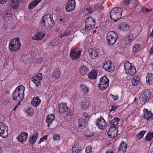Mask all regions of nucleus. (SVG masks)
Returning <instances> with one entry per match:
<instances>
[{"label": "nucleus", "mask_w": 153, "mask_h": 153, "mask_svg": "<svg viewBox=\"0 0 153 153\" xmlns=\"http://www.w3.org/2000/svg\"><path fill=\"white\" fill-rule=\"evenodd\" d=\"M153 138V132H152L149 133L146 137V140L147 141H150Z\"/></svg>", "instance_id": "41"}, {"label": "nucleus", "mask_w": 153, "mask_h": 153, "mask_svg": "<svg viewBox=\"0 0 153 153\" xmlns=\"http://www.w3.org/2000/svg\"><path fill=\"white\" fill-rule=\"evenodd\" d=\"M144 113V118L147 120L149 121L153 120V114L151 111H149L148 109L144 108L143 110Z\"/></svg>", "instance_id": "15"}, {"label": "nucleus", "mask_w": 153, "mask_h": 153, "mask_svg": "<svg viewBox=\"0 0 153 153\" xmlns=\"http://www.w3.org/2000/svg\"><path fill=\"white\" fill-rule=\"evenodd\" d=\"M152 70H153V66L152 67Z\"/></svg>", "instance_id": "64"}, {"label": "nucleus", "mask_w": 153, "mask_h": 153, "mask_svg": "<svg viewBox=\"0 0 153 153\" xmlns=\"http://www.w3.org/2000/svg\"><path fill=\"white\" fill-rule=\"evenodd\" d=\"M118 127H111L108 129L107 134L108 136L111 138L116 137L118 134Z\"/></svg>", "instance_id": "13"}, {"label": "nucleus", "mask_w": 153, "mask_h": 153, "mask_svg": "<svg viewBox=\"0 0 153 153\" xmlns=\"http://www.w3.org/2000/svg\"><path fill=\"white\" fill-rule=\"evenodd\" d=\"M122 9L120 8L115 7L111 10L110 13L111 19L115 22L117 21L122 17Z\"/></svg>", "instance_id": "3"}, {"label": "nucleus", "mask_w": 153, "mask_h": 153, "mask_svg": "<svg viewBox=\"0 0 153 153\" xmlns=\"http://www.w3.org/2000/svg\"><path fill=\"white\" fill-rule=\"evenodd\" d=\"M133 38V35L132 34H130L125 39V42L126 44H129L131 42Z\"/></svg>", "instance_id": "42"}, {"label": "nucleus", "mask_w": 153, "mask_h": 153, "mask_svg": "<svg viewBox=\"0 0 153 153\" xmlns=\"http://www.w3.org/2000/svg\"><path fill=\"white\" fill-rule=\"evenodd\" d=\"M53 139L54 140H60V135L58 134H54Z\"/></svg>", "instance_id": "49"}, {"label": "nucleus", "mask_w": 153, "mask_h": 153, "mask_svg": "<svg viewBox=\"0 0 153 153\" xmlns=\"http://www.w3.org/2000/svg\"><path fill=\"white\" fill-rule=\"evenodd\" d=\"M21 46V44L18 38H14L10 41L9 48L11 51L16 52L19 51Z\"/></svg>", "instance_id": "4"}, {"label": "nucleus", "mask_w": 153, "mask_h": 153, "mask_svg": "<svg viewBox=\"0 0 153 153\" xmlns=\"http://www.w3.org/2000/svg\"><path fill=\"white\" fill-rule=\"evenodd\" d=\"M90 117L88 113L86 112L83 113L82 117L78 120V125L79 127H81L87 125Z\"/></svg>", "instance_id": "7"}, {"label": "nucleus", "mask_w": 153, "mask_h": 153, "mask_svg": "<svg viewBox=\"0 0 153 153\" xmlns=\"http://www.w3.org/2000/svg\"><path fill=\"white\" fill-rule=\"evenodd\" d=\"M45 33L42 32L38 33L34 36L32 37L33 39L39 40L42 39L45 36Z\"/></svg>", "instance_id": "26"}, {"label": "nucleus", "mask_w": 153, "mask_h": 153, "mask_svg": "<svg viewBox=\"0 0 153 153\" xmlns=\"http://www.w3.org/2000/svg\"><path fill=\"white\" fill-rule=\"evenodd\" d=\"M88 52L90 57L92 59H96L98 57L99 53L98 51L96 49H93L91 48L89 49Z\"/></svg>", "instance_id": "18"}, {"label": "nucleus", "mask_w": 153, "mask_h": 153, "mask_svg": "<svg viewBox=\"0 0 153 153\" xmlns=\"http://www.w3.org/2000/svg\"><path fill=\"white\" fill-rule=\"evenodd\" d=\"M71 34L70 30H68L62 33H61L59 36V37L62 38L65 36L67 37Z\"/></svg>", "instance_id": "39"}, {"label": "nucleus", "mask_w": 153, "mask_h": 153, "mask_svg": "<svg viewBox=\"0 0 153 153\" xmlns=\"http://www.w3.org/2000/svg\"><path fill=\"white\" fill-rule=\"evenodd\" d=\"M117 38V34L114 31L109 32L107 34L106 40L108 44L109 45H113L114 44Z\"/></svg>", "instance_id": "5"}, {"label": "nucleus", "mask_w": 153, "mask_h": 153, "mask_svg": "<svg viewBox=\"0 0 153 153\" xmlns=\"http://www.w3.org/2000/svg\"><path fill=\"white\" fill-rule=\"evenodd\" d=\"M94 133H91L90 134L87 135L88 137H91L94 136Z\"/></svg>", "instance_id": "57"}, {"label": "nucleus", "mask_w": 153, "mask_h": 153, "mask_svg": "<svg viewBox=\"0 0 153 153\" xmlns=\"http://www.w3.org/2000/svg\"><path fill=\"white\" fill-rule=\"evenodd\" d=\"M110 95L112 97L114 101L117 100L118 99L119 97L118 96H115L112 94H110Z\"/></svg>", "instance_id": "52"}, {"label": "nucleus", "mask_w": 153, "mask_h": 153, "mask_svg": "<svg viewBox=\"0 0 153 153\" xmlns=\"http://www.w3.org/2000/svg\"><path fill=\"white\" fill-rule=\"evenodd\" d=\"M55 118V116L52 114L48 115L47 116L46 122L48 123V127H50L52 122L54 120Z\"/></svg>", "instance_id": "24"}, {"label": "nucleus", "mask_w": 153, "mask_h": 153, "mask_svg": "<svg viewBox=\"0 0 153 153\" xmlns=\"http://www.w3.org/2000/svg\"><path fill=\"white\" fill-rule=\"evenodd\" d=\"M112 65L111 61H108L105 63L102 68L106 71L111 72L114 71V68L112 67Z\"/></svg>", "instance_id": "17"}, {"label": "nucleus", "mask_w": 153, "mask_h": 153, "mask_svg": "<svg viewBox=\"0 0 153 153\" xmlns=\"http://www.w3.org/2000/svg\"><path fill=\"white\" fill-rule=\"evenodd\" d=\"M92 149L91 146H87L85 148L86 153H92Z\"/></svg>", "instance_id": "47"}, {"label": "nucleus", "mask_w": 153, "mask_h": 153, "mask_svg": "<svg viewBox=\"0 0 153 153\" xmlns=\"http://www.w3.org/2000/svg\"><path fill=\"white\" fill-rule=\"evenodd\" d=\"M48 137V135H45L44 137H42L39 141V143L40 144L42 142H43L45 140H47Z\"/></svg>", "instance_id": "50"}, {"label": "nucleus", "mask_w": 153, "mask_h": 153, "mask_svg": "<svg viewBox=\"0 0 153 153\" xmlns=\"http://www.w3.org/2000/svg\"><path fill=\"white\" fill-rule=\"evenodd\" d=\"M150 153H153V150H151Z\"/></svg>", "instance_id": "62"}, {"label": "nucleus", "mask_w": 153, "mask_h": 153, "mask_svg": "<svg viewBox=\"0 0 153 153\" xmlns=\"http://www.w3.org/2000/svg\"><path fill=\"white\" fill-rule=\"evenodd\" d=\"M133 1V0H124L122 2L123 5H128L129 4H131Z\"/></svg>", "instance_id": "46"}, {"label": "nucleus", "mask_w": 153, "mask_h": 153, "mask_svg": "<svg viewBox=\"0 0 153 153\" xmlns=\"http://www.w3.org/2000/svg\"><path fill=\"white\" fill-rule=\"evenodd\" d=\"M85 10L87 13H91L93 11V9L91 7H88L86 8Z\"/></svg>", "instance_id": "48"}, {"label": "nucleus", "mask_w": 153, "mask_h": 153, "mask_svg": "<svg viewBox=\"0 0 153 153\" xmlns=\"http://www.w3.org/2000/svg\"><path fill=\"white\" fill-rule=\"evenodd\" d=\"M147 83L149 85L152 84L153 82V74L149 73L146 76Z\"/></svg>", "instance_id": "33"}, {"label": "nucleus", "mask_w": 153, "mask_h": 153, "mask_svg": "<svg viewBox=\"0 0 153 153\" xmlns=\"http://www.w3.org/2000/svg\"><path fill=\"white\" fill-rule=\"evenodd\" d=\"M80 74L83 75L87 74L89 71V69L85 66H81L79 69Z\"/></svg>", "instance_id": "36"}, {"label": "nucleus", "mask_w": 153, "mask_h": 153, "mask_svg": "<svg viewBox=\"0 0 153 153\" xmlns=\"http://www.w3.org/2000/svg\"><path fill=\"white\" fill-rule=\"evenodd\" d=\"M42 78V74L41 73L39 74L38 75L34 77H32L31 80L33 82L36 84L37 87H38L41 83V80Z\"/></svg>", "instance_id": "16"}, {"label": "nucleus", "mask_w": 153, "mask_h": 153, "mask_svg": "<svg viewBox=\"0 0 153 153\" xmlns=\"http://www.w3.org/2000/svg\"><path fill=\"white\" fill-rule=\"evenodd\" d=\"M28 136L27 133L23 132L19 134L17 138L18 140L22 143L27 140Z\"/></svg>", "instance_id": "21"}, {"label": "nucleus", "mask_w": 153, "mask_h": 153, "mask_svg": "<svg viewBox=\"0 0 153 153\" xmlns=\"http://www.w3.org/2000/svg\"><path fill=\"white\" fill-rule=\"evenodd\" d=\"M95 21L91 16L87 18L85 22V29L87 30H91L94 28Z\"/></svg>", "instance_id": "8"}, {"label": "nucleus", "mask_w": 153, "mask_h": 153, "mask_svg": "<svg viewBox=\"0 0 153 153\" xmlns=\"http://www.w3.org/2000/svg\"><path fill=\"white\" fill-rule=\"evenodd\" d=\"M109 81V79L105 76L101 78L98 85L99 89L101 90H105L108 86Z\"/></svg>", "instance_id": "9"}, {"label": "nucleus", "mask_w": 153, "mask_h": 153, "mask_svg": "<svg viewBox=\"0 0 153 153\" xmlns=\"http://www.w3.org/2000/svg\"><path fill=\"white\" fill-rule=\"evenodd\" d=\"M105 153H115L113 151H112L111 150H109L107 152H106Z\"/></svg>", "instance_id": "56"}, {"label": "nucleus", "mask_w": 153, "mask_h": 153, "mask_svg": "<svg viewBox=\"0 0 153 153\" xmlns=\"http://www.w3.org/2000/svg\"><path fill=\"white\" fill-rule=\"evenodd\" d=\"M40 23L42 27H45L47 29L52 28L55 24L53 16L50 14L45 15L42 17Z\"/></svg>", "instance_id": "1"}, {"label": "nucleus", "mask_w": 153, "mask_h": 153, "mask_svg": "<svg viewBox=\"0 0 153 153\" xmlns=\"http://www.w3.org/2000/svg\"><path fill=\"white\" fill-rule=\"evenodd\" d=\"M82 149L81 146L78 143L74 144L72 149V152L73 153H79L81 152Z\"/></svg>", "instance_id": "23"}, {"label": "nucleus", "mask_w": 153, "mask_h": 153, "mask_svg": "<svg viewBox=\"0 0 153 153\" xmlns=\"http://www.w3.org/2000/svg\"><path fill=\"white\" fill-rule=\"evenodd\" d=\"M28 116H32L34 114V112L33 109L31 108H29L26 111Z\"/></svg>", "instance_id": "45"}, {"label": "nucleus", "mask_w": 153, "mask_h": 153, "mask_svg": "<svg viewBox=\"0 0 153 153\" xmlns=\"http://www.w3.org/2000/svg\"><path fill=\"white\" fill-rule=\"evenodd\" d=\"M150 52L151 54H153V47H152L150 50Z\"/></svg>", "instance_id": "58"}, {"label": "nucleus", "mask_w": 153, "mask_h": 153, "mask_svg": "<svg viewBox=\"0 0 153 153\" xmlns=\"http://www.w3.org/2000/svg\"><path fill=\"white\" fill-rule=\"evenodd\" d=\"M150 36L151 37H153V31L152 30L150 34Z\"/></svg>", "instance_id": "59"}, {"label": "nucleus", "mask_w": 153, "mask_h": 153, "mask_svg": "<svg viewBox=\"0 0 153 153\" xmlns=\"http://www.w3.org/2000/svg\"><path fill=\"white\" fill-rule=\"evenodd\" d=\"M82 51L78 48L71 49L70 56L73 60L77 59L80 56Z\"/></svg>", "instance_id": "10"}, {"label": "nucleus", "mask_w": 153, "mask_h": 153, "mask_svg": "<svg viewBox=\"0 0 153 153\" xmlns=\"http://www.w3.org/2000/svg\"><path fill=\"white\" fill-rule=\"evenodd\" d=\"M8 0H0V3L1 4H5Z\"/></svg>", "instance_id": "54"}, {"label": "nucleus", "mask_w": 153, "mask_h": 153, "mask_svg": "<svg viewBox=\"0 0 153 153\" xmlns=\"http://www.w3.org/2000/svg\"><path fill=\"white\" fill-rule=\"evenodd\" d=\"M152 10V9H151L146 8L145 10V11L146 12H150Z\"/></svg>", "instance_id": "55"}, {"label": "nucleus", "mask_w": 153, "mask_h": 153, "mask_svg": "<svg viewBox=\"0 0 153 153\" xmlns=\"http://www.w3.org/2000/svg\"><path fill=\"white\" fill-rule=\"evenodd\" d=\"M91 104L89 101L86 100L81 102V108L83 109H86Z\"/></svg>", "instance_id": "37"}, {"label": "nucleus", "mask_w": 153, "mask_h": 153, "mask_svg": "<svg viewBox=\"0 0 153 153\" xmlns=\"http://www.w3.org/2000/svg\"><path fill=\"white\" fill-rule=\"evenodd\" d=\"M76 3L75 0H69L66 4L65 9L67 12H71L75 8Z\"/></svg>", "instance_id": "12"}, {"label": "nucleus", "mask_w": 153, "mask_h": 153, "mask_svg": "<svg viewBox=\"0 0 153 153\" xmlns=\"http://www.w3.org/2000/svg\"><path fill=\"white\" fill-rule=\"evenodd\" d=\"M120 121V119L118 117H115L111 121L110 124V127L114 128L118 127L119 122Z\"/></svg>", "instance_id": "28"}, {"label": "nucleus", "mask_w": 153, "mask_h": 153, "mask_svg": "<svg viewBox=\"0 0 153 153\" xmlns=\"http://www.w3.org/2000/svg\"><path fill=\"white\" fill-rule=\"evenodd\" d=\"M58 111L59 114L64 113L68 109V108L65 103H61L58 105Z\"/></svg>", "instance_id": "20"}, {"label": "nucleus", "mask_w": 153, "mask_h": 153, "mask_svg": "<svg viewBox=\"0 0 153 153\" xmlns=\"http://www.w3.org/2000/svg\"><path fill=\"white\" fill-rule=\"evenodd\" d=\"M38 133L36 132L29 138V141L30 144H33L35 143L38 138Z\"/></svg>", "instance_id": "27"}, {"label": "nucleus", "mask_w": 153, "mask_h": 153, "mask_svg": "<svg viewBox=\"0 0 153 153\" xmlns=\"http://www.w3.org/2000/svg\"><path fill=\"white\" fill-rule=\"evenodd\" d=\"M118 106L117 105H113L111 106V108L110 110V111L111 112L112 111H115V110L117 109Z\"/></svg>", "instance_id": "51"}, {"label": "nucleus", "mask_w": 153, "mask_h": 153, "mask_svg": "<svg viewBox=\"0 0 153 153\" xmlns=\"http://www.w3.org/2000/svg\"><path fill=\"white\" fill-rule=\"evenodd\" d=\"M127 148V144L126 143L122 141L119 146L118 151L124 153L126 152Z\"/></svg>", "instance_id": "25"}, {"label": "nucleus", "mask_w": 153, "mask_h": 153, "mask_svg": "<svg viewBox=\"0 0 153 153\" xmlns=\"http://www.w3.org/2000/svg\"><path fill=\"white\" fill-rule=\"evenodd\" d=\"M80 88L81 92L83 94H86L89 91L88 87L84 84H81L80 85Z\"/></svg>", "instance_id": "29"}, {"label": "nucleus", "mask_w": 153, "mask_h": 153, "mask_svg": "<svg viewBox=\"0 0 153 153\" xmlns=\"http://www.w3.org/2000/svg\"><path fill=\"white\" fill-rule=\"evenodd\" d=\"M97 72L95 70H92L88 74V78L90 79H95L96 78Z\"/></svg>", "instance_id": "30"}, {"label": "nucleus", "mask_w": 153, "mask_h": 153, "mask_svg": "<svg viewBox=\"0 0 153 153\" xmlns=\"http://www.w3.org/2000/svg\"><path fill=\"white\" fill-rule=\"evenodd\" d=\"M17 107H18L17 105H16L15 106V108H14V109H13V110H14V111H15L16 109V108H17Z\"/></svg>", "instance_id": "60"}, {"label": "nucleus", "mask_w": 153, "mask_h": 153, "mask_svg": "<svg viewBox=\"0 0 153 153\" xmlns=\"http://www.w3.org/2000/svg\"><path fill=\"white\" fill-rule=\"evenodd\" d=\"M139 79L138 77L134 78L132 80V83L133 85H137L138 84L139 81Z\"/></svg>", "instance_id": "43"}, {"label": "nucleus", "mask_w": 153, "mask_h": 153, "mask_svg": "<svg viewBox=\"0 0 153 153\" xmlns=\"http://www.w3.org/2000/svg\"><path fill=\"white\" fill-rule=\"evenodd\" d=\"M41 100L39 99V97H36L33 98L31 101L32 104L35 107H37L40 103Z\"/></svg>", "instance_id": "35"}, {"label": "nucleus", "mask_w": 153, "mask_h": 153, "mask_svg": "<svg viewBox=\"0 0 153 153\" xmlns=\"http://www.w3.org/2000/svg\"><path fill=\"white\" fill-rule=\"evenodd\" d=\"M12 18V14L9 11L5 12L4 15L3 19L5 22H7Z\"/></svg>", "instance_id": "34"}, {"label": "nucleus", "mask_w": 153, "mask_h": 153, "mask_svg": "<svg viewBox=\"0 0 153 153\" xmlns=\"http://www.w3.org/2000/svg\"><path fill=\"white\" fill-rule=\"evenodd\" d=\"M25 88L23 85L18 86L12 94L13 100L18 102L22 101L24 98V91Z\"/></svg>", "instance_id": "2"}, {"label": "nucleus", "mask_w": 153, "mask_h": 153, "mask_svg": "<svg viewBox=\"0 0 153 153\" xmlns=\"http://www.w3.org/2000/svg\"><path fill=\"white\" fill-rule=\"evenodd\" d=\"M8 135V128L3 122H0V136L3 138L7 137Z\"/></svg>", "instance_id": "11"}, {"label": "nucleus", "mask_w": 153, "mask_h": 153, "mask_svg": "<svg viewBox=\"0 0 153 153\" xmlns=\"http://www.w3.org/2000/svg\"><path fill=\"white\" fill-rule=\"evenodd\" d=\"M42 0H34L32 2L30 3L28 5V9H32L36 6Z\"/></svg>", "instance_id": "32"}, {"label": "nucleus", "mask_w": 153, "mask_h": 153, "mask_svg": "<svg viewBox=\"0 0 153 153\" xmlns=\"http://www.w3.org/2000/svg\"><path fill=\"white\" fill-rule=\"evenodd\" d=\"M151 93L150 91L146 90L143 91L141 96V99L144 102H146L150 98L151 96Z\"/></svg>", "instance_id": "19"}, {"label": "nucleus", "mask_w": 153, "mask_h": 153, "mask_svg": "<svg viewBox=\"0 0 153 153\" xmlns=\"http://www.w3.org/2000/svg\"><path fill=\"white\" fill-rule=\"evenodd\" d=\"M61 72L59 69H55L53 71L52 76L56 79L60 77Z\"/></svg>", "instance_id": "31"}, {"label": "nucleus", "mask_w": 153, "mask_h": 153, "mask_svg": "<svg viewBox=\"0 0 153 153\" xmlns=\"http://www.w3.org/2000/svg\"><path fill=\"white\" fill-rule=\"evenodd\" d=\"M11 4L12 8H17L19 4V0H12L11 2Z\"/></svg>", "instance_id": "38"}, {"label": "nucleus", "mask_w": 153, "mask_h": 153, "mask_svg": "<svg viewBox=\"0 0 153 153\" xmlns=\"http://www.w3.org/2000/svg\"><path fill=\"white\" fill-rule=\"evenodd\" d=\"M96 123L98 128L102 130L104 129L106 125L105 120L102 117L98 118L96 120Z\"/></svg>", "instance_id": "14"}, {"label": "nucleus", "mask_w": 153, "mask_h": 153, "mask_svg": "<svg viewBox=\"0 0 153 153\" xmlns=\"http://www.w3.org/2000/svg\"><path fill=\"white\" fill-rule=\"evenodd\" d=\"M140 50V46L139 44H135L133 47L132 52L135 53Z\"/></svg>", "instance_id": "40"}, {"label": "nucleus", "mask_w": 153, "mask_h": 153, "mask_svg": "<svg viewBox=\"0 0 153 153\" xmlns=\"http://www.w3.org/2000/svg\"><path fill=\"white\" fill-rule=\"evenodd\" d=\"M136 98H135V99H134V101H135V100H136Z\"/></svg>", "instance_id": "63"}, {"label": "nucleus", "mask_w": 153, "mask_h": 153, "mask_svg": "<svg viewBox=\"0 0 153 153\" xmlns=\"http://www.w3.org/2000/svg\"><path fill=\"white\" fill-rule=\"evenodd\" d=\"M72 114V112L71 111H67L66 113V116H71Z\"/></svg>", "instance_id": "53"}, {"label": "nucleus", "mask_w": 153, "mask_h": 153, "mask_svg": "<svg viewBox=\"0 0 153 153\" xmlns=\"http://www.w3.org/2000/svg\"><path fill=\"white\" fill-rule=\"evenodd\" d=\"M124 68L126 73L128 75H132L136 72L135 68L128 61L125 62Z\"/></svg>", "instance_id": "6"}, {"label": "nucleus", "mask_w": 153, "mask_h": 153, "mask_svg": "<svg viewBox=\"0 0 153 153\" xmlns=\"http://www.w3.org/2000/svg\"><path fill=\"white\" fill-rule=\"evenodd\" d=\"M21 101H20V102H19L17 103V104L16 105H17V106H18L19 105H20V103H21Z\"/></svg>", "instance_id": "61"}, {"label": "nucleus", "mask_w": 153, "mask_h": 153, "mask_svg": "<svg viewBox=\"0 0 153 153\" xmlns=\"http://www.w3.org/2000/svg\"><path fill=\"white\" fill-rule=\"evenodd\" d=\"M146 131H142L140 132L137 135V137L139 139H140L142 138L143 137L144 134L146 133Z\"/></svg>", "instance_id": "44"}, {"label": "nucleus", "mask_w": 153, "mask_h": 153, "mask_svg": "<svg viewBox=\"0 0 153 153\" xmlns=\"http://www.w3.org/2000/svg\"><path fill=\"white\" fill-rule=\"evenodd\" d=\"M119 29L121 31H127L129 29V26L125 22L120 23L118 25Z\"/></svg>", "instance_id": "22"}]
</instances>
